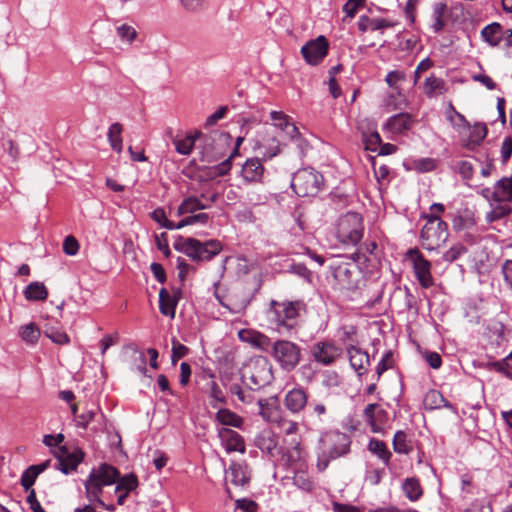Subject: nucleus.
Segmentation results:
<instances>
[{"label":"nucleus","instance_id":"79ce46f5","mask_svg":"<svg viewBox=\"0 0 512 512\" xmlns=\"http://www.w3.org/2000/svg\"><path fill=\"white\" fill-rule=\"evenodd\" d=\"M19 336L25 343L35 345L41 336V331L35 323L31 322L19 328Z\"/></svg>","mask_w":512,"mask_h":512},{"label":"nucleus","instance_id":"c756f323","mask_svg":"<svg viewBox=\"0 0 512 512\" xmlns=\"http://www.w3.org/2000/svg\"><path fill=\"white\" fill-rule=\"evenodd\" d=\"M487 133L488 129L484 123L475 124L470 131L469 138L464 141L463 147L467 150L474 151L483 142Z\"/></svg>","mask_w":512,"mask_h":512},{"label":"nucleus","instance_id":"6e6d98bb","mask_svg":"<svg viewBox=\"0 0 512 512\" xmlns=\"http://www.w3.org/2000/svg\"><path fill=\"white\" fill-rule=\"evenodd\" d=\"M232 156L230 155L227 159H225L224 161H222L221 163L213 166L212 168H210L209 172L207 173V175L210 177V178H215V177H220V176H225L229 173V171L231 170V167H232Z\"/></svg>","mask_w":512,"mask_h":512},{"label":"nucleus","instance_id":"774afa93","mask_svg":"<svg viewBox=\"0 0 512 512\" xmlns=\"http://www.w3.org/2000/svg\"><path fill=\"white\" fill-rule=\"evenodd\" d=\"M464 512H493L492 505L483 500H475Z\"/></svg>","mask_w":512,"mask_h":512},{"label":"nucleus","instance_id":"c03bdc74","mask_svg":"<svg viewBox=\"0 0 512 512\" xmlns=\"http://www.w3.org/2000/svg\"><path fill=\"white\" fill-rule=\"evenodd\" d=\"M123 131V127L120 123L116 122L110 125L107 133L108 141L110 143L111 148L117 152H122V137L121 133Z\"/></svg>","mask_w":512,"mask_h":512},{"label":"nucleus","instance_id":"a211bd4d","mask_svg":"<svg viewBox=\"0 0 512 512\" xmlns=\"http://www.w3.org/2000/svg\"><path fill=\"white\" fill-rule=\"evenodd\" d=\"M415 123L413 116L407 112H401L388 118L384 129L392 134H402L410 130Z\"/></svg>","mask_w":512,"mask_h":512},{"label":"nucleus","instance_id":"052dcab7","mask_svg":"<svg viewBox=\"0 0 512 512\" xmlns=\"http://www.w3.org/2000/svg\"><path fill=\"white\" fill-rule=\"evenodd\" d=\"M436 168V162L432 158H420L413 160V169L417 172H430Z\"/></svg>","mask_w":512,"mask_h":512},{"label":"nucleus","instance_id":"ea45409f","mask_svg":"<svg viewBox=\"0 0 512 512\" xmlns=\"http://www.w3.org/2000/svg\"><path fill=\"white\" fill-rule=\"evenodd\" d=\"M231 482L236 486H245L250 481V475L246 471V466L238 462H232L229 467Z\"/></svg>","mask_w":512,"mask_h":512},{"label":"nucleus","instance_id":"5701e85b","mask_svg":"<svg viewBox=\"0 0 512 512\" xmlns=\"http://www.w3.org/2000/svg\"><path fill=\"white\" fill-rule=\"evenodd\" d=\"M242 177L247 182H260L264 174V166L259 158H250L242 165Z\"/></svg>","mask_w":512,"mask_h":512},{"label":"nucleus","instance_id":"412c9836","mask_svg":"<svg viewBox=\"0 0 512 512\" xmlns=\"http://www.w3.org/2000/svg\"><path fill=\"white\" fill-rule=\"evenodd\" d=\"M255 445L270 458H274L276 454L282 452V448L278 446L275 435L269 431L258 434L255 438Z\"/></svg>","mask_w":512,"mask_h":512},{"label":"nucleus","instance_id":"aec40b11","mask_svg":"<svg viewBox=\"0 0 512 512\" xmlns=\"http://www.w3.org/2000/svg\"><path fill=\"white\" fill-rule=\"evenodd\" d=\"M239 338L264 352H269L273 344L268 336L253 330L239 331Z\"/></svg>","mask_w":512,"mask_h":512},{"label":"nucleus","instance_id":"13d9d810","mask_svg":"<svg viewBox=\"0 0 512 512\" xmlns=\"http://www.w3.org/2000/svg\"><path fill=\"white\" fill-rule=\"evenodd\" d=\"M184 10L197 13L205 10L208 6L207 0H179Z\"/></svg>","mask_w":512,"mask_h":512},{"label":"nucleus","instance_id":"72a5a7b5","mask_svg":"<svg viewBox=\"0 0 512 512\" xmlns=\"http://www.w3.org/2000/svg\"><path fill=\"white\" fill-rule=\"evenodd\" d=\"M216 421L223 426H230L234 428H242L244 419L237 413L227 408H221L216 413Z\"/></svg>","mask_w":512,"mask_h":512},{"label":"nucleus","instance_id":"58836bf2","mask_svg":"<svg viewBox=\"0 0 512 512\" xmlns=\"http://www.w3.org/2000/svg\"><path fill=\"white\" fill-rule=\"evenodd\" d=\"M494 195L499 201H512V175L502 177L494 184Z\"/></svg>","mask_w":512,"mask_h":512},{"label":"nucleus","instance_id":"ddd939ff","mask_svg":"<svg viewBox=\"0 0 512 512\" xmlns=\"http://www.w3.org/2000/svg\"><path fill=\"white\" fill-rule=\"evenodd\" d=\"M329 42L325 36L308 41L301 48V54L310 65H318L328 54Z\"/></svg>","mask_w":512,"mask_h":512},{"label":"nucleus","instance_id":"4468645a","mask_svg":"<svg viewBox=\"0 0 512 512\" xmlns=\"http://www.w3.org/2000/svg\"><path fill=\"white\" fill-rule=\"evenodd\" d=\"M363 417L365 422L370 426L374 433L382 432L383 425L387 421L388 413L377 403L368 404L364 411Z\"/></svg>","mask_w":512,"mask_h":512},{"label":"nucleus","instance_id":"9b49d317","mask_svg":"<svg viewBox=\"0 0 512 512\" xmlns=\"http://www.w3.org/2000/svg\"><path fill=\"white\" fill-rule=\"evenodd\" d=\"M310 354L316 363L330 366L342 356V348L331 340L318 341L310 347Z\"/></svg>","mask_w":512,"mask_h":512},{"label":"nucleus","instance_id":"a18cd8bd","mask_svg":"<svg viewBox=\"0 0 512 512\" xmlns=\"http://www.w3.org/2000/svg\"><path fill=\"white\" fill-rule=\"evenodd\" d=\"M200 138H206L202 132L196 131L195 134L189 135L184 139L175 142L176 151L182 155H188L193 149L195 142Z\"/></svg>","mask_w":512,"mask_h":512},{"label":"nucleus","instance_id":"bb28decb","mask_svg":"<svg viewBox=\"0 0 512 512\" xmlns=\"http://www.w3.org/2000/svg\"><path fill=\"white\" fill-rule=\"evenodd\" d=\"M258 148L261 150L263 159H271L280 153V142L274 135L267 132L262 140L258 141Z\"/></svg>","mask_w":512,"mask_h":512},{"label":"nucleus","instance_id":"e2e57ef3","mask_svg":"<svg viewBox=\"0 0 512 512\" xmlns=\"http://www.w3.org/2000/svg\"><path fill=\"white\" fill-rule=\"evenodd\" d=\"M394 359H393V353L391 351H387L381 360L379 361L377 367H376V373L378 379L380 376L387 371L388 369L393 367Z\"/></svg>","mask_w":512,"mask_h":512},{"label":"nucleus","instance_id":"7c9ffc66","mask_svg":"<svg viewBox=\"0 0 512 512\" xmlns=\"http://www.w3.org/2000/svg\"><path fill=\"white\" fill-rule=\"evenodd\" d=\"M404 495L412 502L418 501L423 496V488L417 477H408L402 483Z\"/></svg>","mask_w":512,"mask_h":512},{"label":"nucleus","instance_id":"f03ea898","mask_svg":"<svg viewBox=\"0 0 512 512\" xmlns=\"http://www.w3.org/2000/svg\"><path fill=\"white\" fill-rule=\"evenodd\" d=\"M307 312V304L303 300L276 301L270 303V320L278 331H291L298 326V318Z\"/></svg>","mask_w":512,"mask_h":512},{"label":"nucleus","instance_id":"f257e3e1","mask_svg":"<svg viewBox=\"0 0 512 512\" xmlns=\"http://www.w3.org/2000/svg\"><path fill=\"white\" fill-rule=\"evenodd\" d=\"M320 453L317 459V469L323 472L330 461L347 455L350 452L351 437L338 430L325 432L319 439Z\"/></svg>","mask_w":512,"mask_h":512},{"label":"nucleus","instance_id":"603ef678","mask_svg":"<svg viewBox=\"0 0 512 512\" xmlns=\"http://www.w3.org/2000/svg\"><path fill=\"white\" fill-rule=\"evenodd\" d=\"M286 272L294 274L307 283L312 282L313 274L303 263H294L291 262L287 265Z\"/></svg>","mask_w":512,"mask_h":512},{"label":"nucleus","instance_id":"bf43d9fd","mask_svg":"<svg viewBox=\"0 0 512 512\" xmlns=\"http://www.w3.org/2000/svg\"><path fill=\"white\" fill-rule=\"evenodd\" d=\"M189 353V348L182 343H180L176 338H173L172 340V355H171V362L173 365L176 364V362L185 357Z\"/></svg>","mask_w":512,"mask_h":512},{"label":"nucleus","instance_id":"f704fd0d","mask_svg":"<svg viewBox=\"0 0 512 512\" xmlns=\"http://www.w3.org/2000/svg\"><path fill=\"white\" fill-rule=\"evenodd\" d=\"M509 202L510 201L493 202V205H490L491 211L486 214V221L493 223L508 217L512 213V207Z\"/></svg>","mask_w":512,"mask_h":512},{"label":"nucleus","instance_id":"473e14b6","mask_svg":"<svg viewBox=\"0 0 512 512\" xmlns=\"http://www.w3.org/2000/svg\"><path fill=\"white\" fill-rule=\"evenodd\" d=\"M423 90L428 98H433L437 95L444 94L447 91L446 83L443 79L432 74L425 79Z\"/></svg>","mask_w":512,"mask_h":512},{"label":"nucleus","instance_id":"2f4dec72","mask_svg":"<svg viewBox=\"0 0 512 512\" xmlns=\"http://www.w3.org/2000/svg\"><path fill=\"white\" fill-rule=\"evenodd\" d=\"M424 405L426 409L434 410L440 408H448L453 410V405L437 390H430L424 397Z\"/></svg>","mask_w":512,"mask_h":512},{"label":"nucleus","instance_id":"20e7f679","mask_svg":"<svg viewBox=\"0 0 512 512\" xmlns=\"http://www.w3.org/2000/svg\"><path fill=\"white\" fill-rule=\"evenodd\" d=\"M425 225L420 231L422 247L426 250H436L443 246L448 238V224L436 214H424Z\"/></svg>","mask_w":512,"mask_h":512},{"label":"nucleus","instance_id":"a878e982","mask_svg":"<svg viewBox=\"0 0 512 512\" xmlns=\"http://www.w3.org/2000/svg\"><path fill=\"white\" fill-rule=\"evenodd\" d=\"M201 199V196L197 197L194 195L184 198L177 208V216L193 214L198 210H205L210 208L211 205L202 201Z\"/></svg>","mask_w":512,"mask_h":512},{"label":"nucleus","instance_id":"b1692460","mask_svg":"<svg viewBox=\"0 0 512 512\" xmlns=\"http://www.w3.org/2000/svg\"><path fill=\"white\" fill-rule=\"evenodd\" d=\"M481 38L491 47L500 45L504 38V28L498 22H492L481 30Z\"/></svg>","mask_w":512,"mask_h":512},{"label":"nucleus","instance_id":"1a4fd4ad","mask_svg":"<svg viewBox=\"0 0 512 512\" xmlns=\"http://www.w3.org/2000/svg\"><path fill=\"white\" fill-rule=\"evenodd\" d=\"M364 225L361 214L347 212L340 217L337 225V237L340 242L347 245H357L363 238Z\"/></svg>","mask_w":512,"mask_h":512},{"label":"nucleus","instance_id":"c9c22d12","mask_svg":"<svg viewBox=\"0 0 512 512\" xmlns=\"http://www.w3.org/2000/svg\"><path fill=\"white\" fill-rule=\"evenodd\" d=\"M392 445L393 450L399 454L408 455L413 451L412 441L408 437L407 433L403 430L396 431L393 437Z\"/></svg>","mask_w":512,"mask_h":512},{"label":"nucleus","instance_id":"6e6552de","mask_svg":"<svg viewBox=\"0 0 512 512\" xmlns=\"http://www.w3.org/2000/svg\"><path fill=\"white\" fill-rule=\"evenodd\" d=\"M301 347L289 340L280 339L273 342L271 356L280 368L286 372L293 371L301 361Z\"/></svg>","mask_w":512,"mask_h":512},{"label":"nucleus","instance_id":"7ed1b4c3","mask_svg":"<svg viewBox=\"0 0 512 512\" xmlns=\"http://www.w3.org/2000/svg\"><path fill=\"white\" fill-rule=\"evenodd\" d=\"M176 251L185 254L194 262L210 261L222 251L219 240L200 241L193 237L176 236L173 243Z\"/></svg>","mask_w":512,"mask_h":512},{"label":"nucleus","instance_id":"423d86ee","mask_svg":"<svg viewBox=\"0 0 512 512\" xmlns=\"http://www.w3.org/2000/svg\"><path fill=\"white\" fill-rule=\"evenodd\" d=\"M323 175L313 168L299 169L292 178L291 187L300 197H315L324 188Z\"/></svg>","mask_w":512,"mask_h":512},{"label":"nucleus","instance_id":"393cba45","mask_svg":"<svg viewBox=\"0 0 512 512\" xmlns=\"http://www.w3.org/2000/svg\"><path fill=\"white\" fill-rule=\"evenodd\" d=\"M50 466V460H46L37 465L29 466L21 475L20 484L25 491H30L38 475L44 472Z\"/></svg>","mask_w":512,"mask_h":512},{"label":"nucleus","instance_id":"a19ab883","mask_svg":"<svg viewBox=\"0 0 512 512\" xmlns=\"http://www.w3.org/2000/svg\"><path fill=\"white\" fill-rule=\"evenodd\" d=\"M447 11V4L444 2H437L433 4L432 11V19L433 23L431 25L432 30L435 33H439L442 31L446 25L444 21V15Z\"/></svg>","mask_w":512,"mask_h":512},{"label":"nucleus","instance_id":"49530a36","mask_svg":"<svg viewBox=\"0 0 512 512\" xmlns=\"http://www.w3.org/2000/svg\"><path fill=\"white\" fill-rule=\"evenodd\" d=\"M362 141L366 150L376 152L381 145L382 139L374 126L368 129V131H362Z\"/></svg>","mask_w":512,"mask_h":512},{"label":"nucleus","instance_id":"5fc2aeb1","mask_svg":"<svg viewBox=\"0 0 512 512\" xmlns=\"http://www.w3.org/2000/svg\"><path fill=\"white\" fill-rule=\"evenodd\" d=\"M211 219V216L208 214V213H198V214H191V215H188L186 217H184L183 219H181L178 223H177V226H178V229H181L185 226H189V225H194L196 223H199V224H202V225H206Z\"/></svg>","mask_w":512,"mask_h":512},{"label":"nucleus","instance_id":"37998d69","mask_svg":"<svg viewBox=\"0 0 512 512\" xmlns=\"http://www.w3.org/2000/svg\"><path fill=\"white\" fill-rule=\"evenodd\" d=\"M281 454L285 464L288 467H293L294 465L305 460V453L301 447L300 442H295L291 449H288L286 452L282 451Z\"/></svg>","mask_w":512,"mask_h":512},{"label":"nucleus","instance_id":"0e129e2a","mask_svg":"<svg viewBox=\"0 0 512 512\" xmlns=\"http://www.w3.org/2000/svg\"><path fill=\"white\" fill-rule=\"evenodd\" d=\"M117 35L122 41L133 42L137 37L136 30L127 24L117 27Z\"/></svg>","mask_w":512,"mask_h":512},{"label":"nucleus","instance_id":"69168bd1","mask_svg":"<svg viewBox=\"0 0 512 512\" xmlns=\"http://www.w3.org/2000/svg\"><path fill=\"white\" fill-rule=\"evenodd\" d=\"M270 116L271 120L274 122V125L277 128H280L282 131H284L291 123L290 117L281 111H272Z\"/></svg>","mask_w":512,"mask_h":512},{"label":"nucleus","instance_id":"9d476101","mask_svg":"<svg viewBox=\"0 0 512 512\" xmlns=\"http://www.w3.org/2000/svg\"><path fill=\"white\" fill-rule=\"evenodd\" d=\"M407 257L413 264L414 275L422 288L428 289L433 284L431 274V263L427 260L418 248L409 249Z\"/></svg>","mask_w":512,"mask_h":512},{"label":"nucleus","instance_id":"09e8293b","mask_svg":"<svg viewBox=\"0 0 512 512\" xmlns=\"http://www.w3.org/2000/svg\"><path fill=\"white\" fill-rule=\"evenodd\" d=\"M293 484L305 492H312L315 488L314 481L304 470H297L294 473Z\"/></svg>","mask_w":512,"mask_h":512},{"label":"nucleus","instance_id":"864d4df0","mask_svg":"<svg viewBox=\"0 0 512 512\" xmlns=\"http://www.w3.org/2000/svg\"><path fill=\"white\" fill-rule=\"evenodd\" d=\"M151 218L158 223L162 228L168 230L178 229L177 223L169 220L166 216L165 210L161 207L154 209L151 214Z\"/></svg>","mask_w":512,"mask_h":512},{"label":"nucleus","instance_id":"de8ad7c7","mask_svg":"<svg viewBox=\"0 0 512 512\" xmlns=\"http://www.w3.org/2000/svg\"><path fill=\"white\" fill-rule=\"evenodd\" d=\"M115 492H127L130 493L134 491L138 485V478L134 473L126 474L123 477H120L117 479Z\"/></svg>","mask_w":512,"mask_h":512},{"label":"nucleus","instance_id":"dca6fc26","mask_svg":"<svg viewBox=\"0 0 512 512\" xmlns=\"http://www.w3.org/2000/svg\"><path fill=\"white\" fill-rule=\"evenodd\" d=\"M218 437L228 453H245V441L238 432L227 427H222L218 430Z\"/></svg>","mask_w":512,"mask_h":512},{"label":"nucleus","instance_id":"39448f33","mask_svg":"<svg viewBox=\"0 0 512 512\" xmlns=\"http://www.w3.org/2000/svg\"><path fill=\"white\" fill-rule=\"evenodd\" d=\"M242 379L251 390L264 388L273 379L272 365L265 357L254 358L243 369Z\"/></svg>","mask_w":512,"mask_h":512},{"label":"nucleus","instance_id":"4c0bfd02","mask_svg":"<svg viewBox=\"0 0 512 512\" xmlns=\"http://www.w3.org/2000/svg\"><path fill=\"white\" fill-rule=\"evenodd\" d=\"M377 249L378 244L375 241L365 242L351 255V258L355 263L365 264L369 261L368 255L376 256Z\"/></svg>","mask_w":512,"mask_h":512},{"label":"nucleus","instance_id":"2eb2a0df","mask_svg":"<svg viewBox=\"0 0 512 512\" xmlns=\"http://www.w3.org/2000/svg\"><path fill=\"white\" fill-rule=\"evenodd\" d=\"M84 453L81 449H76L70 453L66 447H61L60 454L57 458L56 469L64 474H69L77 469L78 465L83 461Z\"/></svg>","mask_w":512,"mask_h":512},{"label":"nucleus","instance_id":"680f3d73","mask_svg":"<svg viewBox=\"0 0 512 512\" xmlns=\"http://www.w3.org/2000/svg\"><path fill=\"white\" fill-rule=\"evenodd\" d=\"M154 239L157 249L160 250L166 258H169L171 256V250L168 244V234L166 232H162L159 235L155 234Z\"/></svg>","mask_w":512,"mask_h":512},{"label":"nucleus","instance_id":"4d7b16f0","mask_svg":"<svg viewBox=\"0 0 512 512\" xmlns=\"http://www.w3.org/2000/svg\"><path fill=\"white\" fill-rule=\"evenodd\" d=\"M467 252V248L461 244H454L449 250L443 253L442 259L445 262L452 263L459 259L463 254Z\"/></svg>","mask_w":512,"mask_h":512},{"label":"nucleus","instance_id":"6ab92c4d","mask_svg":"<svg viewBox=\"0 0 512 512\" xmlns=\"http://www.w3.org/2000/svg\"><path fill=\"white\" fill-rule=\"evenodd\" d=\"M105 420V415L101 411L99 407H93L90 409H86L81 414L76 416V425L83 429H86L90 423L97 422L98 425L94 426L92 429L94 431H103L104 427L101 424L102 421Z\"/></svg>","mask_w":512,"mask_h":512},{"label":"nucleus","instance_id":"c85d7f7f","mask_svg":"<svg viewBox=\"0 0 512 512\" xmlns=\"http://www.w3.org/2000/svg\"><path fill=\"white\" fill-rule=\"evenodd\" d=\"M177 307V298L171 297L170 292L166 288L159 291V311L162 315L170 318L175 317Z\"/></svg>","mask_w":512,"mask_h":512},{"label":"nucleus","instance_id":"f8f14e48","mask_svg":"<svg viewBox=\"0 0 512 512\" xmlns=\"http://www.w3.org/2000/svg\"><path fill=\"white\" fill-rule=\"evenodd\" d=\"M357 263H341L333 270V276L342 289L353 291L359 287L362 280L361 270Z\"/></svg>","mask_w":512,"mask_h":512},{"label":"nucleus","instance_id":"338daca9","mask_svg":"<svg viewBox=\"0 0 512 512\" xmlns=\"http://www.w3.org/2000/svg\"><path fill=\"white\" fill-rule=\"evenodd\" d=\"M236 509L242 510L243 512H257L258 504L251 499L240 498L235 501Z\"/></svg>","mask_w":512,"mask_h":512},{"label":"nucleus","instance_id":"e433bc0d","mask_svg":"<svg viewBox=\"0 0 512 512\" xmlns=\"http://www.w3.org/2000/svg\"><path fill=\"white\" fill-rule=\"evenodd\" d=\"M28 301H44L48 297V290L42 282H31L23 292Z\"/></svg>","mask_w":512,"mask_h":512},{"label":"nucleus","instance_id":"3c124183","mask_svg":"<svg viewBox=\"0 0 512 512\" xmlns=\"http://www.w3.org/2000/svg\"><path fill=\"white\" fill-rule=\"evenodd\" d=\"M43 333L55 344L66 345L70 343V337L67 333L55 327L45 326Z\"/></svg>","mask_w":512,"mask_h":512},{"label":"nucleus","instance_id":"0eeeda50","mask_svg":"<svg viewBox=\"0 0 512 512\" xmlns=\"http://www.w3.org/2000/svg\"><path fill=\"white\" fill-rule=\"evenodd\" d=\"M120 476L119 470L107 463H102L96 469H92L84 482L87 498H98L102 494L103 487L114 484Z\"/></svg>","mask_w":512,"mask_h":512},{"label":"nucleus","instance_id":"8fccbe9b","mask_svg":"<svg viewBox=\"0 0 512 512\" xmlns=\"http://www.w3.org/2000/svg\"><path fill=\"white\" fill-rule=\"evenodd\" d=\"M486 368L503 375L509 380H512V366L510 361L507 360V357L499 361L488 362Z\"/></svg>","mask_w":512,"mask_h":512},{"label":"nucleus","instance_id":"4be33fe9","mask_svg":"<svg viewBox=\"0 0 512 512\" xmlns=\"http://www.w3.org/2000/svg\"><path fill=\"white\" fill-rule=\"evenodd\" d=\"M347 354L351 367L358 373V375L364 374L370 363L367 352L363 351L359 347L351 345L347 348Z\"/></svg>","mask_w":512,"mask_h":512},{"label":"nucleus","instance_id":"cd10ccee","mask_svg":"<svg viewBox=\"0 0 512 512\" xmlns=\"http://www.w3.org/2000/svg\"><path fill=\"white\" fill-rule=\"evenodd\" d=\"M367 448L372 454L377 456L386 467H388L390 470L392 469L390 465L392 453L384 441L377 438H371Z\"/></svg>","mask_w":512,"mask_h":512},{"label":"nucleus","instance_id":"f3484780","mask_svg":"<svg viewBox=\"0 0 512 512\" xmlns=\"http://www.w3.org/2000/svg\"><path fill=\"white\" fill-rule=\"evenodd\" d=\"M308 405V393L301 387L289 390L284 397V406L293 414H299Z\"/></svg>","mask_w":512,"mask_h":512}]
</instances>
